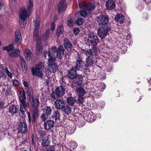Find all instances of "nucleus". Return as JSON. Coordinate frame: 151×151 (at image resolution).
<instances>
[{
	"mask_svg": "<svg viewBox=\"0 0 151 151\" xmlns=\"http://www.w3.org/2000/svg\"><path fill=\"white\" fill-rule=\"evenodd\" d=\"M33 0H28L27 4V10L25 7L20 9L19 15V24L22 28H24L27 24V18L32 12L33 8Z\"/></svg>",
	"mask_w": 151,
	"mask_h": 151,
	"instance_id": "nucleus-1",
	"label": "nucleus"
},
{
	"mask_svg": "<svg viewBox=\"0 0 151 151\" xmlns=\"http://www.w3.org/2000/svg\"><path fill=\"white\" fill-rule=\"evenodd\" d=\"M65 89L62 86L57 87L55 90V92H53L51 94V97L54 99H56L57 97H62L65 94Z\"/></svg>",
	"mask_w": 151,
	"mask_h": 151,
	"instance_id": "nucleus-2",
	"label": "nucleus"
},
{
	"mask_svg": "<svg viewBox=\"0 0 151 151\" xmlns=\"http://www.w3.org/2000/svg\"><path fill=\"white\" fill-rule=\"evenodd\" d=\"M99 42L97 36L93 33H90L88 36L86 43L89 46H96Z\"/></svg>",
	"mask_w": 151,
	"mask_h": 151,
	"instance_id": "nucleus-3",
	"label": "nucleus"
},
{
	"mask_svg": "<svg viewBox=\"0 0 151 151\" xmlns=\"http://www.w3.org/2000/svg\"><path fill=\"white\" fill-rule=\"evenodd\" d=\"M29 108V102H24L20 103V112L19 115L20 117L24 118L26 117L25 112L27 111V109Z\"/></svg>",
	"mask_w": 151,
	"mask_h": 151,
	"instance_id": "nucleus-4",
	"label": "nucleus"
},
{
	"mask_svg": "<svg viewBox=\"0 0 151 151\" xmlns=\"http://www.w3.org/2000/svg\"><path fill=\"white\" fill-rule=\"evenodd\" d=\"M82 52L86 56H92L95 57L98 55L97 48L93 46L92 48L89 49H83Z\"/></svg>",
	"mask_w": 151,
	"mask_h": 151,
	"instance_id": "nucleus-5",
	"label": "nucleus"
},
{
	"mask_svg": "<svg viewBox=\"0 0 151 151\" xmlns=\"http://www.w3.org/2000/svg\"><path fill=\"white\" fill-rule=\"evenodd\" d=\"M110 25H108L107 29L103 27H100L98 29L97 34L101 38H104L107 35L108 31L111 29Z\"/></svg>",
	"mask_w": 151,
	"mask_h": 151,
	"instance_id": "nucleus-6",
	"label": "nucleus"
},
{
	"mask_svg": "<svg viewBox=\"0 0 151 151\" xmlns=\"http://www.w3.org/2000/svg\"><path fill=\"white\" fill-rule=\"evenodd\" d=\"M97 21L99 24L101 26H106L109 23L108 17L103 14H101L98 16Z\"/></svg>",
	"mask_w": 151,
	"mask_h": 151,
	"instance_id": "nucleus-7",
	"label": "nucleus"
},
{
	"mask_svg": "<svg viewBox=\"0 0 151 151\" xmlns=\"http://www.w3.org/2000/svg\"><path fill=\"white\" fill-rule=\"evenodd\" d=\"M79 6L81 7L85 8L90 14H91V11L95 8L94 4L87 3L85 2L80 4Z\"/></svg>",
	"mask_w": 151,
	"mask_h": 151,
	"instance_id": "nucleus-8",
	"label": "nucleus"
},
{
	"mask_svg": "<svg viewBox=\"0 0 151 151\" xmlns=\"http://www.w3.org/2000/svg\"><path fill=\"white\" fill-rule=\"evenodd\" d=\"M35 29L34 32L33 39L37 41L41 40L39 38V30L40 28V23L37 21L35 22Z\"/></svg>",
	"mask_w": 151,
	"mask_h": 151,
	"instance_id": "nucleus-9",
	"label": "nucleus"
},
{
	"mask_svg": "<svg viewBox=\"0 0 151 151\" xmlns=\"http://www.w3.org/2000/svg\"><path fill=\"white\" fill-rule=\"evenodd\" d=\"M18 129L20 133H25L27 130V124L24 122H21L18 125Z\"/></svg>",
	"mask_w": 151,
	"mask_h": 151,
	"instance_id": "nucleus-10",
	"label": "nucleus"
},
{
	"mask_svg": "<svg viewBox=\"0 0 151 151\" xmlns=\"http://www.w3.org/2000/svg\"><path fill=\"white\" fill-rule=\"evenodd\" d=\"M44 56L49 61H54L56 60V57L50 51H45L44 52Z\"/></svg>",
	"mask_w": 151,
	"mask_h": 151,
	"instance_id": "nucleus-11",
	"label": "nucleus"
},
{
	"mask_svg": "<svg viewBox=\"0 0 151 151\" xmlns=\"http://www.w3.org/2000/svg\"><path fill=\"white\" fill-rule=\"evenodd\" d=\"M86 62L88 66H92L95 63L96 58L92 56H87Z\"/></svg>",
	"mask_w": 151,
	"mask_h": 151,
	"instance_id": "nucleus-12",
	"label": "nucleus"
},
{
	"mask_svg": "<svg viewBox=\"0 0 151 151\" xmlns=\"http://www.w3.org/2000/svg\"><path fill=\"white\" fill-rule=\"evenodd\" d=\"M15 42L18 46L21 43L22 41L21 33L18 30H16L15 31Z\"/></svg>",
	"mask_w": 151,
	"mask_h": 151,
	"instance_id": "nucleus-13",
	"label": "nucleus"
},
{
	"mask_svg": "<svg viewBox=\"0 0 151 151\" xmlns=\"http://www.w3.org/2000/svg\"><path fill=\"white\" fill-rule=\"evenodd\" d=\"M54 104L55 107L59 109H62L65 107L64 102L62 100H57L55 101Z\"/></svg>",
	"mask_w": 151,
	"mask_h": 151,
	"instance_id": "nucleus-14",
	"label": "nucleus"
},
{
	"mask_svg": "<svg viewBox=\"0 0 151 151\" xmlns=\"http://www.w3.org/2000/svg\"><path fill=\"white\" fill-rule=\"evenodd\" d=\"M54 122L52 120L47 121L44 123V127L45 129L49 130L51 129L54 126Z\"/></svg>",
	"mask_w": 151,
	"mask_h": 151,
	"instance_id": "nucleus-15",
	"label": "nucleus"
},
{
	"mask_svg": "<svg viewBox=\"0 0 151 151\" xmlns=\"http://www.w3.org/2000/svg\"><path fill=\"white\" fill-rule=\"evenodd\" d=\"M66 8V5L65 3V0H60L58 5V9L59 12L64 11Z\"/></svg>",
	"mask_w": 151,
	"mask_h": 151,
	"instance_id": "nucleus-16",
	"label": "nucleus"
},
{
	"mask_svg": "<svg viewBox=\"0 0 151 151\" xmlns=\"http://www.w3.org/2000/svg\"><path fill=\"white\" fill-rule=\"evenodd\" d=\"M65 49L63 46L60 45L59 47L56 51L57 57L59 59H61L64 52Z\"/></svg>",
	"mask_w": 151,
	"mask_h": 151,
	"instance_id": "nucleus-17",
	"label": "nucleus"
},
{
	"mask_svg": "<svg viewBox=\"0 0 151 151\" xmlns=\"http://www.w3.org/2000/svg\"><path fill=\"white\" fill-rule=\"evenodd\" d=\"M58 67L57 65L51 63L48 65L47 69V70L49 71L50 73H55L56 72Z\"/></svg>",
	"mask_w": 151,
	"mask_h": 151,
	"instance_id": "nucleus-18",
	"label": "nucleus"
},
{
	"mask_svg": "<svg viewBox=\"0 0 151 151\" xmlns=\"http://www.w3.org/2000/svg\"><path fill=\"white\" fill-rule=\"evenodd\" d=\"M83 63V60L79 58L76 60L74 64V68L75 70L77 71L81 69L82 68V64Z\"/></svg>",
	"mask_w": 151,
	"mask_h": 151,
	"instance_id": "nucleus-19",
	"label": "nucleus"
},
{
	"mask_svg": "<svg viewBox=\"0 0 151 151\" xmlns=\"http://www.w3.org/2000/svg\"><path fill=\"white\" fill-rule=\"evenodd\" d=\"M83 78L80 75H77L73 79V82L75 84L77 85H80L83 83Z\"/></svg>",
	"mask_w": 151,
	"mask_h": 151,
	"instance_id": "nucleus-20",
	"label": "nucleus"
},
{
	"mask_svg": "<svg viewBox=\"0 0 151 151\" xmlns=\"http://www.w3.org/2000/svg\"><path fill=\"white\" fill-rule=\"evenodd\" d=\"M115 19L118 23L122 24L124 20V17L122 14H118L116 15Z\"/></svg>",
	"mask_w": 151,
	"mask_h": 151,
	"instance_id": "nucleus-21",
	"label": "nucleus"
},
{
	"mask_svg": "<svg viewBox=\"0 0 151 151\" xmlns=\"http://www.w3.org/2000/svg\"><path fill=\"white\" fill-rule=\"evenodd\" d=\"M42 70H37L35 68L32 67L31 68V71L33 75H36L40 77H42L43 76Z\"/></svg>",
	"mask_w": 151,
	"mask_h": 151,
	"instance_id": "nucleus-22",
	"label": "nucleus"
},
{
	"mask_svg": "<svg viewBox=\"0 0 151 151\" xmlns=\"http://www.w3.org/2000/svg\"><path fill=\"white\" fill-rule=\"evenodd\" d=\"M37 43L36 53L37 55L40 54L42 52V44L41 40L36 41Z\"/></svg>",
	"mask_w": 151,
	"mask_h": 151,
	"instance_id": "nucleus-23",
	"label": "nucleus"
},
{
	"mask_svg": "<svg viewBox=\"0 0 151 151\" xmlns=\"http://www.w3.org/2000/svg\"><path fill=\"white\" fill-rule=\"evenodd\" d=\"M29 101L33 107L35 108H37L39 106L40 102L38 99H34L33 98L30 99Z\"/></svg>",
	"mask_w": 151,
	"mask_h": 151,
	"instance_id": "nucleus-24",
	"label": "nucleus"
},
{
	"mask_svg": "<svg viewBox=\"0 0 151 151\" xmlns=\"http://www.w3.org/2000/svg\"><path fill=\"white\" fill-rule=\"evenodd\" d=\"M76 70L72 68L69 70L68 72V77L71 79H73L76 76Z\"/></svg>",
	"mask_w": 151,
	"mask_h": 151,
	"instance_id": "nucleus-25",
	"label": "nucleus"
},
{
	"mask_svg": "<svg viewBox=\"0 0 151 151\" xmlns=\"http://www.w3.org/2000/svg\"><path fill=\"white\" fill-rule=\"evenodd\" d=\"M20 52L18 49L14 48L12 51L9 52V55L13 57H18L19 56Z\"/></svg>",
	"mask_w": 151,
	"mask_h": 151,
	"instance_id": "nucleus-26",
	"label": "nucleus"
},
{
	"mask_svg": "<svg viewBox=\"0 0 151 151\" xmlns=\"http://www.w3.org/2000/svg\"><path fill=\"white\" fill-rule=\"evenodd\" d=\"M24 55L26 59L28 61L31 60L32 58L33 55L31 51L28 48L25 50Z\"/></svg>",
	"mask_w": 151,
	"mask_h": 151,
	"instance_id": "nucleus-27",
	"label": "nucleus"
},
{
	"mask_svg": "<svg viewBox=\"0 0 151 151\" xmlns=\"http://www.w3.org/2000/svg\"><path fill=\"white\" fill-rule=\"evenodd\" d=\"M85 119L89 122H93L95 119L96 117L92 113H87L85 116Z\"/></svg>",
	"mask_w": 151,
	"mask_h": 151,
	"instance_id": "nucleus-28",
	"label": "nucleus"
},
{
	"mask_svg": "<svg viewBox=\"0 0 151 151\" xmlns=\"http://www.w3.org/2000/svg\"><path fill=\"white\" fill-rule=\"evenodd\" d=\"M64 45L66 50H71L72 49V44L69 40L67 38H65L63 40Z\"/></svg>",
	"mask_w": 151,
	"mask_h": 151,
	"instance_id": "nucleus-29",
	"label": "nucleus"
},
{
	"mask_svg": "<svg viewBox=\"0 0 151 151\" xmlns=\"http://www.w3.org/2000/svg\"><path fill=\"white\" fill-rule=\"evenodd\" d=\"M76 91L78 96H84L86 93V92L83 88L81 87H77L76 89Z\"/></svg>",
	"mask_w": 151,
	"mask_h": 151,
	"instance_id": "nucleus-30",
	"label": "nucleus"
},
{
	"mask_svg": "<svg viewBox=\"0 0 151 151\" xmlns=\"http://www.w3.org/2000/svg\"><path fill=\"white\" fill-rule=\"evenodd\" d=\"M115 2L111 0H108L106 2V8L109 9H113L115 7Z\"/></svg>",
	"mask_w": 151,
	"mask_h": 151,
	"instance_id": "nucleus-31",
	"label": "nucleus"
},
{
	"mask_svg": "<svg viewBox=\"0 0 151 151\" xmlns=\"http://www.w3.org/2000/svg\"><path fill=\"white\" fill-rule=\"evenodd\" d=\"M5 131V126L3 124H0V140L3 139L4 138L5 134L3 132Z\"/></svg>",
	"mask_w": 151,
	"mask_h": 151,
	"instance_id": "nucleus-32",
	"label": "nucleus"
},
{
	"mask_svg": "<svg viewBox=\"0 0 151 151\" xmlns=\"http://www.w3.org/2000/svg\"><path fill=\"white\" fill-rule=\"evenodd\" d=\"M95 86L98 90L103 91L105 88V85L104 83L103 82H98L96 83Z\"/></svg>",
	"mask_w": 151,
	"mask_h": 151,
	"instance_id": "nucleus-33",
	"label": "nucleus"
},
{
	"mask_svg": "<svg viewBox=\"0 0 151 151\" xmlns=\"http://www.w3.org/2000/svg\"><path fill=\"white\" fill-rule=\"evenodd\" d=\"M19 58L20 59L21 65L22 67V69L25 70V71H26L27 68L26 65V63L25 62L24 58L21 56H20Z\"/></svg>",
	"mask_w": 151,
	"mask_h": 151,
	"instance_id": "nucleus-34",
	"label": "nucleus"
},
{
	"mask_svg": "<svg viewBox=\"0 0 151 151\" xmlns=\"http://www.w3.org/2000/svg\"><path fill=\"white\" fill-rule=\"evenodd\" d=\"M20 103H22L26 101V99L25 96V93L24 91H21L20 95L19 96Z\"/></svg>",
	"mask_w": 151,
	"mask_h": 151,
	"instance_id": "nucleus-35",
	"label": "nucleus"
},
{
	"mask_svg": "<svg viewBox=\"0 0 151 151\" xmlns=\"http://www.w3.org/2000/svg\"><path fill=\"white\" fill-rule=\"evenodd\" d=\"M50 141V138L48 136L44 137L42 140V145L43 146H47L49 145Z\"/></svg>",
	"mask_w": 151,
	"mask_h": 151,
	"instance_id": "nucleus-36",
	"label": "nucleus"
},
{
	"mask_svg": "<svg viewBox=\"0 0 151 151\" xmlns=\"http://www.w3.org/2000/svg\"><path fill=\"white\" fill-rule=\"evenodd\" d=\"M9 112L12 114L16 113L17 110V106L11 105L9 107Z\"/></svg>",
	"mask_w": 151,
	"mask_h": 151,
	"instance_id": "nucleus-37",
	"label": "nucleus"
},
{
	"mask_svg": "<svg viewBox=\"0 0 151 151\" xmlns=\"http://www.w3.org/2000/svg\"><path fill=\"white\" fill-rule=\"evenodd\" d=\"M80 15L82 17H85L88 14H90L84 8H82V9L80 11Z\"/></svg>",
	"mask_w": 151,
	"mask_h": 151,
	"instance_id": "nucleus-38",
	"label": "nucleus"
},
{
	"mask_svg": "<svg viewBox=\"0 0 151 151\" xmlns=\"http://www.w3.org/2000/svg\"><path fill=\"white\" fill-rule=\"evenodd\" d=\"M63 30L64 26L63 25H61L58 27L57 35L58 37L60 36V35L63 33Z\"/></svg>",
	"mask_w": 151,
	"mask_h": 151,
	"instance_id": "nucleus-39",
	"label": "nucleus"
},
{
	"mask_svg": "<svg viewBox=\"0 0 151 151\" xmlns=\"http://www.w3.org/2000/svg\"><path fill=\"white\" fill-rule=\"evenodd\" d=\"M52 110L50 107L46 106L44 110V112L47 115L50 116L51 114Z\"/></svg>",
	"mask_w": 151,
	"mask_h": 151,
	"instance_id": "nucleus-40",
	"label": "nucleus"
},
{
	"mask_svg": "<svg viewBox=\"0 0 151 151\" xmlns=\"http://www.w3.org/2000/svg\"><path fill=\"white\" fill-rule=\"evenodd\" d=\"M4 50H6L8 52H10L14 49V45L11 44L8 46H4L3 47Z\"/></svg>",
	"mask_w": 151,
	"mask_h": 151,
	"instance_id": "nucleus-41",
	"label": "nucleus"
},
{
	"mask_svg": "<svg viewBox=\"0 0 151 151\" xmlns=\"http://www.w3.org/2000/svg\"><path fill=\"white\" fill-rule=\"evenodd\" d=\"M75 101V99L72 97H68L67 99V101L68 103L71 106L73 105L74 104Z\"/></svg>",
	"mask_w": 151,
	"mask_h": 151,
	"instance_id": "nucleus-42",
	"label": "nucleus"
},
{
	"mask_svg": "<svg viewBox=\"0 0 151 151\" xmlns=\"http://www.w3.org/2000/svg\"><path fill=\"white\" fill-rule=\"evenodd\" d=\"M44 66V63L40 62L39 63L36 65L35 68L37 70H42Z\"/></svg>",
	"mask_w": 151,
	"mask_h": 151,
	"instance_id": "nucleus-43",
	"label": "nucleus"
},
{
	"mask_svg": "<svg viewBox=\"0 0 151 151\" xmlns=\"http://www.w3.org/2000/svg\"><path fill=\"white\" fill-rule=\"evenodd\" d=\"M60 114L59 112L55 111L53 113L52 117L55 120H56L60 119Z\"/></svg>",
	"mask_w": 151,
	"mask_h": 151,
	"instance_id": "nucleus-44",
	"label": "nucleus"
},
{
	"mask_svg": "<svg viewBox=\"0 0 151 151\" xmlns=\"http://www.w3.org/2000/svg\"><path fill=\"white\" fill-rule=\"evenodd\" d=\"M39 114L37 108H35V109L33 111L32 116L34 119V121H35V119L38 116Z\"/></svg>",
	"mask_w": 151,
	"mask_h": 151,
	"instance_id": "nucleus-45",
	"label": "nucleus"
},
{
	"mask_svg": "<svg viewBox=\"0 0 151 151\" xmlns=\"http://www.w3.org/2000/svg\"><path fill=\"white\" fill-rule=\"evenodd\" d=\"M64 111L65 114L68 115L71 112V110L69 106H66L65 108Z\"/></svg>",
	"mask_w": 151,
	"mask_h": 151,
	"instance_id": "nucleus-46",
	"label": "nucleus"
},
{
	"mask_svg": "<svg viewBox=\"0 0 151 151\" xmlns=\"http://www.w3.org/2000/svg\"><path fill=\"white\" fill-rule=\"evenodd\" d=\"M84 20L82 18H79L76 22V24L79 25H82L84 22Z\"/></svg>",
	"mask_w": 151,
	"mask_h": 151,
	"instance_id": "nucleus-47",
	"label": "nucleus"
},
{
	"mask_svg": "<svg viewBox=\"0 0 151 151\" xmlns=\"http://www.w3.org/2000/svg\"><path fill=\"white\" fill-rule=\"evenodd\" d=\"M78 102L80 104H82L84 101L83 96H78Z\"/></svg>",
	"mask_w": 151,
	"mask_h": 151,
	"instance_id": "nucleus-48",
	"label": "nucleus"
},
{
	"mask_svg": "<svg viewBox=\"0 0 151 151\" xmlns=\"http://www.w3.org/2000/svg\"><path fill=\"white\" fill-rule=\"evenodd\" d=\"M67 24L69 27H71L73 26L74 24V22L72 19H69L67 22Z\"/></svg>",
	"mask_w": 151,
	"mask_h": 151,
	"instance_id": "nucleus-49",
	"label": "nucleus"
},
{
	"mask_svg": "<svg viewBox=\"0 0 151 151\" xmlns=\"http://www.w3.org/2000/svg\"><path fill=\"white\" fill-rule=\"evenodd\" d=\"M70 147H72L73 149L76 148L78 146L77 143L76 142L71 141L70 143Z\"/></svg>",
	"mask_w": 151,
	"mask_h": 151,
	"instance_id": "nucleus-50",
	"label": "nucleus"
},
{
	"mask_svg": "<svg viewBox=\"0 0 151 151\" xmlns=\"http://www.w3.org/2000/svg\"><path fill=\"white\" fill-rule=\"evenodd\" d=\"M48 116H49L47 115L46 114L44 113L42 114L41 116V117L42 120L43 121H45L47 118Z\"/></svg>",
	"mask_w": 151,
	"mask_h": 151,
	"instance_id": "nucleus-51",
	"label": "nucleus"
},
{
	"mask_svg": "<svg viewBox=\"0 0 151 151\" xmlns=\"http://www.w3.org/2000/svg\"><path fill=\"white\" fill-rule=\"evenodd\" d=\"M12 90L11 89L10 86H7V88L6 89V93L7 95L11 93Z\"/></svg>",
	"mask_w": 151,
	"mask_h": 151,
	"instance_id": "nucleus-52",
	"label": "nucleus"
},
{
	"mask_svg": "<svg viewBox=\"0 0 151 151\" xmlns=\"http://www.w3.org/2000/svg\"><path fill=\"white\" fill-rule=\"evenodd\" d=\"M50 50L53 53L57 51V47L56 46H52L50 49Z\"/></svg>",
	"mask_w": 151,
	"mask_h": 151,
	"instance_id": "nucleus-53",
	"label": "nucleus"
},
{
	"mask_svg": "<svg viewBox=\"0 0 151 151\" xmlns=\"http://www.w3.org/2000/svg\"><path fill=\"white\" fill-rule=\"evenodd\" d=\"M28 95L29 96V100L31 99V98H33V94L32 92L30 91H29L27 92Z\"/></svg>",
	"mask_w": 151,
	"mask_h": 151,
	"instance_id": "nucleus-54",
	"label": "nucleus"
},
{
	"mask_svg": "<svg viewBox=\"0 0 151 151\" xmlns=\"http://www.w3.org/2000/svg\"><path fill=\"white\" fill-rule=\"evenodd\" d=\"M73 31L75 35H77L80 31V29L78 28H75L73 29Z\"/></svg>",
	"mask_w": 151,
	"mask_h": 151,
	"instance_id": "nucleus-55",
	"label": "nucleus"
},
{
	"mask_svg": "<svg viewBox=\"0 0 151 151\" xmlns=\"http://www.w3.org/2000/svg\"><path fill=\"white\" fill-rule=\"evenodd\" d=\"M13 84L14 86H16L19 85V82L16 79H14L13 82Z\"/></svg>",
	"mask_w": 151,
	"mask_h": 151,
	"instance_id": "nucleus-56",
	"label": "nucleus"
},
{
	"mask_svg": "<svg viewBox=\"0 0 151 151\" xmlns=\"http://www.w3.org/2000/svg\"><path fill=\"white\" fill-rule=\"evenodd\" d=\"M2 77L5 78H6V76L4 72L0 70V79Z\"/></svg>",
	"mask_w": 151,
	"mask_h": 151,
	"instance_id": "nucleus-57",
	"label": "nucleus"
},
{
	"mask_svg": "<svg viewBox=\"0 0 151 151\" xmlns=\"http://www.w3.org/2000/svg\"><path fill=\"white\" fill-rule=\"evenodd\" d=\"M49 29L47 30L45 33L44 35V36L46 38H47L49 36Z\"/></svg>",
	"mask_w": 151,
	"mask_h": 151,
	"instance_id": "nucleus-58",
	"label": "nucleus"
},
{
	"mask_svg": "<svg viewBox=\"0 0 151 151\" xmlns=\"http://www.w3.org/2000/svg\"><path fill=\"white\" fill-rule=\"evenodd\" d=\"M5 71L8 76L11 78H12V75L11 73L8 70H6V71Z\"/></svg>",
	"mask_w": 151,
	"mask_h": 151,
	"instance_id": "nucleus-59",
	"label": "nucleus"
},
{
	"mask_svg": "<svg viewBox=\"0 0 151 151\" xmlns=\"http://www.w3.org/2000/svg\"><path fill=\"white\" fill-rule=\"evenodd\" d=\"M55 25L54 23H52L51 24V29L52 31H53L55 29Z\"/></svg>",
	"mask_w": 151,
	"mask_h": 151,
	"instance_id": "nucleus-60",
	"label": "nucleus"
},
{
	"mask_svg": "<svg viewBox=\"0 0 151 151\" xmlns=\"http://www.w3.org/2000/svg\"><path fill=\"white\" fill-rule=\"evenodd\" d=\"M68 128H70L69 129V130H68V131L69 132V133L72 134L74 132V129H70V127H69V126H68L67 127Z\"/></svg>",
	"mask_w": 151,
	"mask_h": 151,
	"instance_id": "nucleus-61",
	"label": "nucleus"
},
{
	"mask_svg": "<svg viewBox=\"0 0 151 151\" xmlns=\"http://www.w3.org/2000/svg\"><path fill=\"white\" fill-rule=\"evenodd\" d=\"M23 84L24 86L26 87H27L29 86L28 83L26 81H24L23 82Z\"/></svg>",
	"mask_w": 151,
	"mask_h": 151,
	"instance_id": "nucleus-62",
	"label": "nucleus"
},
{
	"mask_svg": "<svg viewBox=\"0 0 151 151\" xmlns=\"http://www.w3.org/2000/svg\"><path fill=\"white\" fill-rule=\"evenodd\" d=\"M137 7L140 10H142L143 8V6L141 4H139L137 6Z\"/></svg>",
	"mask_w": 151,
	"mask_h": 151,
	"instance_id": "nucleus-63",
	"label": "nucleus"
},
{
	"mask_svg": "<svg viewBox=\"0 0 151 151\" xmlns=\"http://www.w3.org/2000/svg\"><path fill=\"white\" fill-rule=\"evenodd\" d=\"M1 67L4 70H5V71H6V70H8L7 67L6 65H1Z\"/></svg>",
	"mask_w": 151,
	"mask_h": 151,
	"instance_id": "nucleus-64",
	"label": "nucleus"
}]
</instances>
